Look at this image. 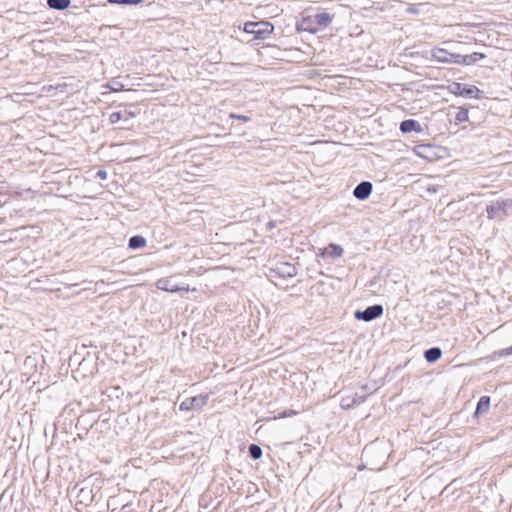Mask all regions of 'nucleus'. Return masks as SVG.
Here are the masks:
<instances>
[{
    "instance_id": "f257e3e1",
    "label": "nucleus",
    "mask_w": 512,
    "mask_h": 512,
    "mask_svg": "<svg viewBox=\"0 0 512 512\" xmlns=\"http://www.w3.org/2000/svg\"><path fill=\"white\" fill-rule=\"evenodd\" d=\"M512 207V200L502 199L496 200L487 206V214L490 219L501 218L506 215L508 209Z\"/></svg>"
},
{
    "instance_id": "f03ea898",
    "label": "nucleus",
    "mask_w": 512,
    "mask_h": 512,
    "mask_svg": "<svg viewBox=\"0 0 512 512\" xmlns=\"http://www.w3.org/2000/svg\"><path fill=\"white\" fill-rule=\"evenodd\" d=\"M308 21L313 22V24H315V25H314V27H305L304 30L310 31V32H316L321 28L327 27L331 23L332 17L330 16L329 13H326V12L317 13L314 16H309L307 18H303L302 24L304 25Z\"/></svg>"
},
{
    "instance_id": "7ed1b4c3",
    "label": "nucleus",
    "mask_w": 512,
    "mask_h": 512,
    "mask_svg": "<svg viewBox=\"0 0 512 512\" xmlns=\"http://www.w3.org/2000/svg\"><path fill=\"white\" fill-rule=\"evenodd\" d=\"M245 32L254 34L256 38H264L265 34L273 31V25L269 22H248L244 27Z\"/></svg>"
},
{
    "instance_id": "20e7f679",
    "label": "nucleus",
    "mask_w": 512,
    "mask_h": 512,
    "mask_svg": "<svg viewBox=\"0 0 512 512\" xmlns=\"http://www.w3.org/2000/svg\"><path fill=\"white\" fill-rule=\"evenodd\" d=\"M208 400V394H200L194 397H189L181 402L179 409L181 411H191L195 409H200L208 403Z\"/></svg>"
},
{
    "instance_id": "39448f33",
    "label": "nucleus",
    "mask_w": 512,
    "mask_h": 512,
    "mask_svg": "<svg viewBox=\"0 0 512 512\" xmlns=\"http://www.w3.org/2000/svg\"><path fill=\"white\" fill-rule=\"evenodd\" d=\"M383 306L380 304H375L372 306L367 307L365 310H357L354 313V317L357 320H362L365 322H370L378 317H380L383 314Z\"/></svg>"
},
{
    "instance_id": "423d86ee",
    "label": "nucleus",
    "mask_w": 512,
    "mask_h": 512,
    "mask_svg": "<svg viewBox=\"0 0 512 512\" xmlns=\"http://www.w3.org/2000/svg\"><path fill=\"white\" fill-rule=\"evenodd\" d=\"M362 390L366 391V386H363ZM367 395H368L367 392H364L361 394L356 392L351 395L343 396L341 399V402H340V406L343 409H351L354 406H357V405H360L361 403H363L366 400Z\"/></svg>"
},
{
    "instance_id": "0eeeda50",
    "label": "nucleus",
    "mask_w": 512,
    "mask_h": 512,
    "mask_svg": "<svg viewBox=\"0 0 512 512\" xmlns=\"http://www.w3.org/2000/svg\"><path fill=\"white\" fill-rule=\"evenodd\" d=\"M372 188V184L369 181H362L355 187L353 195L358 200H365L370 196Z\"/></svg>"
},
{
    "instance_id": "6e6552de",
    "label": "nucleus",
    "mask_w": 512,
    "mask_h": 512,
    "mask_svg": "<svg viewBox=\"0 0 512 512\" xmlns=\"http://www.w3.org/2000/svg\"><path fill=\"white\" fill-rule=\"evenodd\" d=\"M156 287L160 290L167 291V292H178V291H188V287L184 286H178L176 284H173L170 279L162 278L159 279L156 282Z\"/></svg>"
},
{
    "instance_id": "1a4fd4ad",
    "label": "nucleus",
    "mask_w": 512,
    "mask_h": 512,
    "mask_svg": "<svg viewBox=\"0 0 512 512\" xmlns=\"http://www.w3.org/2000/svg\"><path fill=\"white\" fill-rule=\"evenodd\" d=\"M457 54H451L445 49L435 48L432 50V56L435 60L441 63H454Z\"/></svg>"
},
{
    "instance_id": "9d476101",
    "label": "nucleus",
    "mask_w": 512,
    "mask_h": 512,
    "mask_svg": "<svg viewBox=\"0 0 512 512\" xmlns=\"http://www.w3.org/2000/svg\"><path fill=\"white\" fill-rule=\"evenodd\" d=\"M484 57H485L484 54L478 53V52H474L472 54L464 55V56L457 54L456 55L457 59L454 60V63L470 65V64H474V63L480 61Z\"/></svg>"
},
{
    "instance_id": "9b49d317",
    "label": "nucleus",
    "mask_w": 512,
    "mask_h": 512,
    "mask_svg": "<svg viewBox=\"0 0 512 512\" xmlns=\"http://www.w3.org/2000/svg\"><path fill=\"white\" fill-rule=\"evenodd\" d=\"M400 130L403 133H408V132H412V131L419 133L422 131V128L418 121L413 120V119H408V120H404L400 123Z\"/></svg>"
},
{
    "instance_id": "f8f14e48",
    "label": "nucleus",
    "mask_w": 512,
    "mask_h": 512,
    "mask_svg": "<svg viewBox=\"0 0 512 512\" xmlns=\"http://www.w3.org/2000/svg\"><path fill=\"white\" fill-rule=\"evenodd\" d=\"M135 113L132 112V111H123V112H113L112 114H110L109 116V121L111 124H116L118 123L120 120H124V121H128L132 118L135 117Z\"/></svg>"
},
{
    "instance_id": "ddd939ff",
    "label": "nucleus",
    "mask_w": 512,
    "mask_h": 512,
    "mask_svg": "<svg viewBox=\"0 0 512 512\" xmlns=\"http://www.w3.org/2000/svg\"><path fill=\"white\" fill-rule=\"evenodd\" d=\"M442 355V351L440 348L438 347H432L428 350L425 351L424 353V357L426 359L427 362H435L437 361Z\"/></svg>"
},
{
    "instance_id": "4468645a",
    "label": "nucleus",
    "mask_w": 512,
    "mask_h": 512,
    "mask_svg": "<svg viewBox=\"0 0 512 512\" xmlns=\"http://www.w3.org/2000/svg\"><path fill=\"white\" fill-rule=\"evenodd\" d=\"M71 1L70 0H47V5L50 9L54 10H65L69 7Z\"/></svg>"
},
{
    "instance_id": "2eb2a0df",
    "label": "nucleus",
    "mask_w": 512,
    "mask_h": 512,
    "mask_svg": "<svg viewBox=\"0 0 512 512\" xmlns=\"http://www.w3.org/2000/svg\"><path fill=\"white\" fill-rule=\"evenodd\" d=\"M489 407H490V398L488 396H482L478 401L475 415L487 412Z\"/></svg>"
},
{
    "instance_id": "dca6fc26",
    "label": "nucleus",
    "mask_w": 512,
    "mask_h": 512,
    "mask_svg": "<svg viewBox=\"0 0 512 512\" xmlns=\"http://www.w3.org/2000/svg\"><path fill=\"white\" fill-rule=\"evenodd\" d=\"M129 248L139 249L146 245V239L143 236L135 235L129 239Z\"/></svg>"
},
{
    "instance_id": "f3484780",
    "label": "nucleus",
    "mask_w": 512,
    "mask_h": 512,
    "mask_svg": "<svg viewBox=\"0 0 512 512\" xmlns=\"http://www.w3.org/2000/svg\"><path fill=\"white\" fill-rule=\"evenodd\" d=\"M281 273L283 274V276L293 277L297 274V271L294 265L285 263L281 267Z\"/></svg>"
},
{
    "instance_id": "a211bd4d",
    "label": "nucleus",
    "mask_w": 512,
    "mask_h": 512,
    "mask_svg": "<svg viewBox=\"0 0 512 512\" xmlns=\"http://www.w3.org/2000/svg\"><path fill=\"white\" fill-rule=\"evenodd\" d=\"M103 87L108 88L113 92H118L124 89V85L117 79H113L111 82L104 84Z\"/></svg>"
},
{
    "instance_id": "6ab92c4d",
    "label": "nucleus",
    "mask_w": 512,
    "mask_h": 512,
    "mask_svg": "<svg viewBox=\"0 0 512 512\" xmlns=\"http://www.w3.org/2000/svg\"><path fill=\"white\" fill-rule=\"evenodd\" d=\"M249 455L254 460H257V459L261 458V456H262V449H261V447L256 445V444H251L249 446Z\"/></svg>"
},
{
    "instance_id": "aec40b11",
    "label": "nucleus",
    "mask_w": 512,
    "mask_h": 512,
    "mask_svg": "<svg viewBox=\"0 0 512 512\" xmlns=\"http://www.w3.org/2000/svg\"><path fill=\"white\" fill-rule=\"evenodd\" d=\"M328 253L333 258L341 257L343 254V248L336 244H330Z\"/></svg>"
},
{
    "instance_id": "412c9836",
    "label": "nucleus",
    "mask_w": 512,
    "mask_h": 512,
    "mask_svg": "<svg viewBox=\"0 0 512 512\" xmlns=\"http://www.w3.org/2000/svg\"><path fill=\"white\" fill-rule=\"evenodd\" d=\"M469 119L468 111L466 109H460L456 115L455 120L457 122H466Z\"/></svg>"
},
{
    "instance_id": "4be33fe9",
    "label": "nucleus",
    "mask_w": 512,
    "mask_h": 512,
    "mask_svg": "<svg viewBox=\"0 0 512 512\" xmlns=\"http://www.w3.org/2000/svg\"><path fill=\"white\" fill-rule=\"evenodd\" d=\"M494 357H506L512 355V346L494 352Z\"/></svg>"
},
{
    "instance_id": "5701e85b",
    "label": "nucleus",
    "mask_w": 512,
    "mask_h": 512,
    "mask_svg": "<svg viewBox=\"0 0 512 512\" xmlns=\"http://www.w3.org/2000/svg\"><path fill=\"white\" fill-rule=\"evenodd\" d=\"M144 0H108L109 3L111 4H127V5H132V4H139L141 2H143Z\"/></svg>"
},
{
    "instance_id": "b1692460",
    "label": "nucleus",
    "mask_w": 512,
    "mask_h": 512,
    "mask_svg": "<svg viewBox=\"0 0 512 512\" xmlns=\"http://www.w3.org/2000/svg\"><path fill=\"white\" fill-rule=\"evenodd\" d=\"M477 93H479V89L476 86H470L465 88L461 94L468 97H474Z\"/></svg>"
},
{
    "instance_id": "393cba45",
    "label": "nucleus",
    "mask_w": 512,
    "mask_h": 512,
    "mask_svg": "<svg viewBox=\"0 0 512 512\" xmlns=\"http://www.w3.org/2000/svg\"><path fill=\"white\" fill-rule=\"evenodd\" d=\"M294 415H296V411L286 410L282 414H280L277 418L292 417Z\"/></svg>"
},
{
    "instance_id": "a878e982",
    "label": "nucleus",
    "mask_w": 512,
    "mask_h": 512,
    "mask_svg": "<svg viewBox=\"0 0 512 512\" xmlns=\"http://www.w3.org/2000/svg\"><path fill=\"white\" fill-rule=\"evenodd\" d=\"M230 117L231 118H235V119H238V120H242V121H245V122H248L250 120V118L248 116H245V115H239V114H230Z\"/></svg>"
},
{
    "instance_id": "bb28decb",
    "label": "nucleus",
    "mask_w": 512,
    "mask_h": 512,
    "mask_svg": "<svg viewBox=\"0 0 512 512\" xmlns=\"http://www.w3.org/2000/svg\"><path fill=\"white\" fill-rule=\"evenodd\" d=\"M407 12L410 13V14H418L419 13V6H416V5H410L408 8H407Z\"/></svg>"
},
{
    "instance_id": "cd10ccee",
    "label": "nucleus",
    "mask_w": 512,
    "mask_h": 512,
    "mask_svg": "<svg viewBox=\"0 0 512 512\" xmlns=\"http://www.w3.org/2000/svg\"><path fill=\"white\" fill-rule=\"evenodd\" d=\"M96 177L97 178H100L102 180L106 179L107 178V172L105 170H99L97 173H96Z\"/></svg>"
},
{
    "instance_id": "c85d7f7f",
    "label": "nucleus",
    "mask_w": 512,
    "mask_h": 512,
    "mask_svg": "<svg viewBox=\"0 0 512 512\" xmlns=\"http://www.w3.org/2000/svg\"><path fill=\"white\" fill-rule=\"evenodd\" d=\"M314 25H315V24H313V22H310V21L306 22L304 25L301 23V26L303 27V29H304L305 27H314Z\"/></svg>"
}]
</instances>
